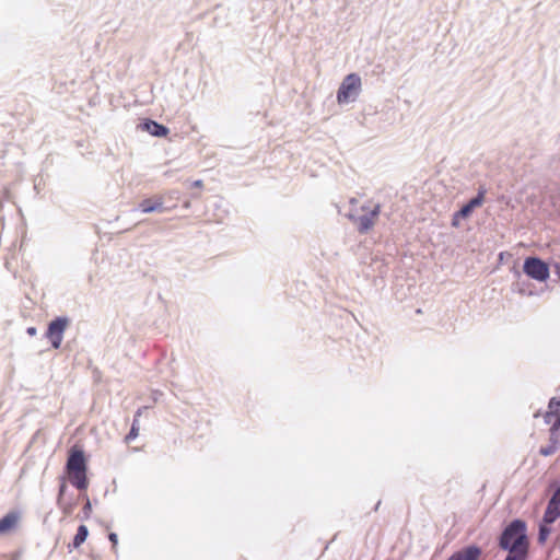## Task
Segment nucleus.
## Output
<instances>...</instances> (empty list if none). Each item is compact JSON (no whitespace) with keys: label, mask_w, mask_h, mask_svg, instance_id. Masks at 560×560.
I'll use <instances>...</instances> for the list:
<instances>
[{"label":"nucleus","mask_w":560,"mask_h":560,"mask_svg":"<svg viewBox=\"0 0 560 560\" xmlns=\"http://www.w3.org/2000/svg\"><path fill=\"white\" fill-rule=\"evenodd\" d=\"M499 546L509 552L528 553L526 524L522 520H513L501 533Z\"/></svg>","instance_id":"obj_1"},{"label":"nucleus","mask_w":560,"mask_h":560,"mask_svg":"<svg viewBox=\"0 0 560 560\" xmlns=\"http://www.w3.org/2000/svg\"><path fill=\"white\" fill-rule=\"evenodd\" d=\"M66 469L71 483L79 490H85L89 486L86 478V460L84 452L78 447L70 450Z\"/></svg>","instance_id":"obj_2"},{"label":"nucleus","mask_w":560,"mask_h":560,"mask_svg":"<svg viewBox=\"0 0 560 560\" xmlns=\"http://www.w3.org/2000/svg\"><path fill=\"white\" fill-rule=\"evenodd\" d=\"M361 78L357 73H350L345 77L338 91L337 102L339 104H348L354 102L361 92Z\"/></svg>","instance_id":"obj_3"},{"label":"nucleus","mask_w":560,"mask_h":560,"mask_svg":"<svg viewBox=\"0 0 560 560\" xmlns=\"http://www.w3.org/2000/svg\"><path fill=\"white\" fill-rule=\"evenodd\" d=\"M524 273L539 282H544L549 278V266L536 256L526 257L523 264Z\"/></svg>","instance_id":"obj_4"},{"label":"nucleus","mask_w":560,"mask_h":560,"mask_svg":"<svg viewBox=\"0 0 560 560\" xmlns=\"http://www.w3.org/2000/svg\"><path fill=\"white\" fill-rule=\"evenodd\" d=\"M69 325L68 317H56L48 324L46 337L54 349H59L63 339V332Z\"/></svg>","instance_id":"obj_5"},{"label":"nucleus","mask_w":560,"mask_h":560,"mask_svg":"<svg viewBox=\"0 0 560 560\" xmlns=\"http://www.w3.org/2000/svg\"><path fill=\"white\" fill-rule=\"evenodd\" d=\"M486 192H487V189L485 188V186H479L477 196L471 198L466 205H464L454 214L452 224L454 226H457L458 218H463V219L468 218L476 208L480 207L483 203Z\"/></svg>","instance_id":"obj_6"},{"label":"nucleus","mask_w":560,"mask_h":560,"mask_svg":"<svg viewBox=\"0 0 560 560\" xmlns=\"http://www.w3.org/2000/svg\"><path fill=\"white\" fill-rule=\"evenodd\" d=\"M381 206L376 205L372 210H369L368 213L362 214L360 217H354L352 214L349 218L358 224V231L361 234L368 233L375 224L376 218L380 215Z\"/></svg>","instance_id":"obj_7"},{"label":"nucleus","mask_w":560,"mask_h":560,"mask_svg":"<svg viewBox=\"0 0 560 560\" xmlns=\"http://www.w3.org/2000/svg\"><path fill=\"white\" fill-rule=\"evenodd\" d=\"M139 128L141 130L147 131L151 136L154 137H166L170 132L168 128L162 124L156 122L152 119H144L140 125Z\"/></svg>","instance_id":"obj_8"},{"label":"nucleus","mask_w":560,"mask_h":560,"mask_svg":"<svg viewBox=\"0 0 560 560\" xmlns=\"http://www.w3.org/2000/svg\"><path fill=\"white\" fill-rule=\"evenodd\" d=\"M139 208L144 213L159 212L162 213L166 210L164 207V199L161 196L148 198L140 202Z\"/></svg>","instance_id":"obj_9"},{"label":"nucleus","mask_w":560,"mask_h":560,"mask_svg":"<svg viewBox=\"0 0 560 560\" xmlns=\"http://www.w3.org/2000/svg\"><path fill=\"white\" fill-rule=\"evenodd\" d=\"M558 517H560V503L550 498L542 520L547 524H552Z\"/></svg>","instance_id":"obj_10"},{"label":"nucleus","mask_w":560,"mask_h":560,"mask_svg":"<svg viewBox=\"0 0 560 560\" xmlns=\"http://www.w3.org/2000/svg\"><path fill=\"white\" fill-rule=\"evenodd\" d=\"M18 520H19L18 514H15L13 512L8 513L7 515H4L0 520V535L5 534L9 530H11L15 526Z\"/></svg>","instance_id":"obj_11"},{"label":"nucleus","mask_w":560,"mask_h":560,"mask_svg":"<svg viewBox=\"0 0 560 560\" xmlns=\"http://www.w3.org/2000/svg\"><path fill=\"white\" fill-rule=\"evenodd\" d=\"M557 417H560V399L551 398L549 401V411L545 416L547 423H551Z\"/></svg>","instance_id":"obj_12"},{"label":"nucleus","mask_w":560,"mask_h":560,"mask_svg":"<svg viewBox=\"0 0 560 560\" xmlns=\"http://www.w3.org/2000/svg\"><path fill=\"white\" fill-rule=\"evenodd\" d=\"M89 529L85 525H80L72 541L73 548H79L88 538Z\"/></svg>","instance_id":"obj_13"},{"label":"nucleus","mask_w":560,"mask_h":560,"mask_svg":"<svg viewBox=\"0 0 560 560\" xmlns=\"http://www.w3.org/2000/svg\"><path fill=\"white\" fill-rule=\"evenodd\" d=\"M550 424V444L556 446L560 443V417H557Z\"/></svg>","instance_id":"obj_14"},{"label":"nucleus","mask_w":560,"mask_h":560,"mask_svg":"<svg viewBox=\"0 0 560 560\" xmlns=\"http://www.w3.org/2000/svg\"><path fill=\"white\" fill-rule=\"evenodd\" d=\"M140 415H141V410L139 409L135 415L130 431L125 438V441L127 443L135 440L139 435V419L138 418L140 417Z\"/></svg>","instance_id":"obj_15"},{"label":"nucleus","mask_w":560,"mask_h":560,"mask_svg":"<svg viewBox=\"0 0 560 560\" xmlns=\"http://www.w3.org/2000/svg\"><path fill=\"white\" fill-rule=\"evenodd\" d=\"M549 525L550 524L545 523L544 520L539 524V530H538V542L539 544L546 542L548 536L550 535L551 529H550Z\"/></svg>","instance_id":"obj_16"},{"label":"nucleus","mask_w":560,"mask_h":560,"mask_svg":"<svg viewBox=\"0 0 560 560\" xmlns=\"http://www.w3.org/2000/svg\"><path fill=\"white\" fill-rule=\"evenodd\" d=\"M527 553L524 552H509L505 560H526Z\"/></svg>","instance_id":"obj_17"},{"label":"nucleus","mask_w":560,"mask_h":560,"mask_svg":"<svg viewBox=\"0 0 560 560\" xmlns=\"http://www.w3.org/2000/svg\"><path fill=\"white\" fill-rule=\"evenodd\" d=\"M556 450H557V446L549 444L547 446L541 447L539 453L542 456H550V455L555 454Z\"/></svg>","instance_id":"obj_18"},{"label":"nucleus","mask_w":560,"mask_h":560,"mask_svg":"<svg viewBox=\"0 0 560 560\" xmlns=\"http://www.w3.org/2000/svg\"><path fill=\"white\" fill-rule=\"evenodd\" d=\"M91 512H92V505H91L90 500L86 499V502H85V504L83 506V513H84L85 517H88Z\"/></svg>","instance_id":"obj_19"},{"label":"nucleus","mask_w":560,"mask_h":560,"mask_svg":"<svg viewBox=\"0 0 560 560\" xmlns=\"http://www.w3.org/2000/svg\"><path fill=\"white\" fill-rule=\"evenodd\" d=\"M67 489V485L65 481H62L59 486V493H58V502H60L61 497L65 494Z\"/></svg>","instance_id":"obj_20"},{"label":"nucleus","mask_w":560,"mask_h":560,"mask_svg":"<svg viewBox=\"0 0 560 560\" xmlns=\"http://www.w3.org/2000/svg\"><path fill=\"white\" fill-rule=\"evenodd\" d=\"M108 539L112 541L113 544V548H115L118 544V536L116 533H109L108 535Z\"/></svg>","instance_id":"obj_21"},{"label":"nucleus","mask_w":560,"mask_h":560,"mask_svg":"<svg viewBox=\"0 0 560 560\" xmlns=\"http://www.w3.org/2000/svg\"><path fill=\"white\" fill-rule=\"evenodd\" d=\"M551 499H555L557 502L560 503V487L555 491Z\"/></svg>","instance_id":"obj_22"},{"label":"nucleus","mask_w":560,"mask_h":560,"mask_svg":"<svg viewBox=\"0 0 560 560\" xmlns=\"http://www.w3.org/2000/svg\"><path fill=\"white\" fill-rule=\"evenodd\" d=\"M26 331L30 336H35L37 332L35 327H28Z\"/></svg>","instance_id":"obj_23"},{"label":"nucleus","mask_w":560,"mask_h":560,"mask_svg":"<svg viewBox=\"0 0 560 560\" xmlns=\"http://www.w3.org/2000/svg\"><path fill=\"white\" fill-rule=\"evenodd\" d=\"M195 185H196V186H200V185H201V180H197V182L195 183Z\"/></svg>","instance_id":"obj_24"},{"label":"nucleus","mask_w":560,"mask_h":560,"mask_svg":"<svg viewBox=\"0 0 560 560\" xmlns=\"http://www.w3.org/2000/svg\"><path fill=\"white\" fill-rule=\"evenodd\" d=\"M362 210H363V211H368L369 209H368L365 206H363V207H362Z\"/></svg>","instance_id":"obj_25"}]
</instances>
